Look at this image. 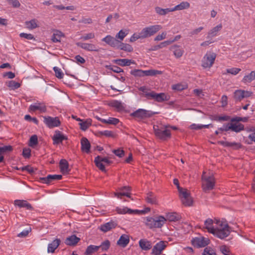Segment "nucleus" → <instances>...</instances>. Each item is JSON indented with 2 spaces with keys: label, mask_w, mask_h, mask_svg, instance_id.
Instances as JSON below:
<instances>
[{
  "label": "nucleus",
  "mask_w": 255,
  "mask_h": 255,
  "mask_svg": "<svg viewBox=\"0 0 255 255\" xmlns=\"http://www.w3.org/2000/svg\"><path fill=\"white\" fill-rule=\"evenodd\" d=\"M138 89L143 93L142 94H140V95H142L147 100H154L157 102H162L169 100V97L165 93H156L145 86L140 87Z\"/></svg>",
  "instance_id": "1"
},
{
  "label": "nucleus",
  "mask_w": 255,
  "mask_h": 255,
  "mask_svg": "<svg viewBox=\"0 0 255 255\" xmlns=\"http://www.w3.org/2000/svg\"><path fill=\"white\" fill-rule=\"evenodd\" d=\"M169 125H154L153 130L155 136L162 140H167L171 136V130L169 129Z\"/></svg>",
  "instance_id": "2"
},
{
  "label": "nucleus",
  "mask_w": 255,
  "mask_h": 255,
  "mask_svg": "<svg viewBox=\"0 0 255 255\" xmlns=\"http://www.w3.org/2000/svg\"><path fill=\"white\" fill-rule=\"evenodd\" d=\"M202 188L204 192H207L214 188L215 179L213 174L207 175L203 172L202 175Z\"/></svg>",
  "instance_id": "3"
},
{
  "label": "nucleus",
  "mask_w": 255,
  "mask_h": 255,
  "mask_svg": "<svg viewBox=\"0 0 255 255\" xmlns=\"http://www.w3.org/2000/svg\"><path fill=\"white\" fill-rule=\"evenodd\" d=\"M166 220L162 216H159L155 218L147 217L145 219V224L150 229L160 228L165 223Z\"/></svg>",
  "instance_id": "4"
},
{
  "label": "nucleus",
  "mask_w": 255,
  "mask_h": 255,
  "mask_svg": "<svg viewBox=\"0 0 255 255\" xmlns=\"http://www.w3.org/2000/svg\"><path fill=\"white\" fill-rule=\"evenodd\" d=\"M216 224L220 226V228H217L213 235L218 238L224 239L227 237L231 233L230 228L227 224L223 225L219 220H216Z\"/></svg>",
  "instance_id": "5"
},
{
  "label": "nucleus",
  "mask_w": 255,
  "mask_h": 255,
  "mask_svg": "<svg viewBox=\"0 0 255 255\" xmlns=\"http://www.w3.org/2000/svg\"><path fill=\"white\" fill-rule=\"evenodd\" d=\"M130 74L135 77L153 76L161 74L162 72L157 70H142L140 69H134L130 71Z\"/></svg>",
  "instance_id": "6"
},
{
  "label": "nucleus",
  "mask_w": 255,
  "mask_h": 255,
  "mask_svg": "<svg viewBox=\"0 0 255 255\" xmlns=\"http://www.w3.org/2000/svg\"><path fill=\"white\" fill-rule=\"evenodd\" d=\"M162 28L160 25H154L143 28L141 31L142 38H146L153 36Z\"/></svg>",
  "instance_id": "7"
},
{
  "label": "nucleus",
  "mask_w": 255,
  "mask_h": 255,
  "mask_svg": "<svg viewBox=\"0 0 255 255\" xmlns=\"http://www.w3.org/2000/svg\"><path fill=\"white\" fill-rule=\"evenodd\" d=\"M217 55L213 52H207L202 60V66L204 68L211 67L214 63Z\"/></svg>",
  "instance_id": "8"
},
{
  "label": "nucleus",
  "mask_w": 255,
  "mask_h": 255,
  "mask_svg": "<svg viewBox=\"0 0 255 255\" xmlns=\"http://www.w3.org/2000/svg\"><path fill=\"white\" fill-rule=\"evenodd\" d=\"M154 114L150 111H147L142 109H139L135 112L132 113L130 116L137 120H142L146 118H149Z\"/></svg>",
  "instance_id": "9"
},
{
  "label": "nucleus",
  "mask_w": 255,
  "mask_h": 255,
  "mask_svg": "<svg viewBox=\"0 0 255 255\" xmlns=\"http://www.w3.org/2000/svg\"><path fill=\"white\" fill-rule=\"evenodd\" d=\"M178 192L182 203L185 206H191L193 200L190 196V194L188 192L187 190L182 188L181 190H178Z\"/></svg>",
  "instance_id": "10"
},
{
  "label": "nucleus",
  "mask_w": 255,
  "mask_h": 255,
  "mask_svg": "<svg viewBox=\"0 0 255 255\" xmlns=\"http://www.w3.org/2000/svg\"><path fill=\"white\" fill-rule=\"evenodd\" d=\"M94 162L96 166L99 168L100 170L102 171L106 172L105 167L103 162L110 165L112 163V161L110 160L107 157H102L98 155L95 157Z\"/></svg>",
  "instance_id": "11"
},
{
  "label": "nucleus",
  "mask_w": 255,
  "mask_h": 255,
  "mask_svg": "<svg viewBox=\"0 0 255 255\" xmlns=\"http://www.w3.org/2000/svg\"><path fill=\"white\" fill-rule=\"evenodd\" d=\"M43 122L50 128L59 127L61 122L58 117H43Z\"/></svg>",
  "instance_id": "12"
},
{
  "label": "nucleus",
  "mask_w": 255,
  "mask_h": 255,
  "mask_svg": "<svg viewBox=\"0 0 255 255\" xmlns=\"http://www.w3.org/2000/svg\"><path fill=\"white\" fill-rule=\"evenodd\" d=\"M253 93L251 91L243 90H237L234 93V98L236 102H240L244 98L252 96Z\"/></svg>",
  "instance_id": "13"
},
{
  "label": "nucleus",
  "mask_w": 255,
  "mask_h": 255,
  "mask_svg": "<svg viewBox=\"0 0 255 255\" xmlns=\"http://www.w3.org/2000/svg\"><path fill=\"white\" fill-rule=\"evenodd\" d=\"M28 111L30 112H34L39 111L40 113H45L47 111L46 106L44 103L36 102L30 105L28 108Z\"/></svg>",
  "instance_id": "14"
},
{
  "label": "nucleus",
  "mask_w": 255,
  "mask_h": 255,
  "mask_svg": "<svg viewBox=\"0 0 255 255\" xmlns=\"http://www.w3.org/2000/svg\"><path fill=\"white\" fill-rule=\"evenodd\" d=\"M76 45L78 47H79L86 51H95V52H99V49L98 46L97 45L92 44V43H83V42H77L76 43Z\"/></svg>",
  "instance_id": "15"
},
{
  "label": "nucleus",
  "mask_w": 255,
  "mask_h": 255,
  "mask_svg": "<svg viewBox=\"0 0 255 255\" xmlns=\"http://www.w3.org/2000/svg\"><path fill=\"white\" fill-rule=\"evenodd\" d=\"M131 190L129 186H123L119 189V191L115 192L114 195L118 198L122 199L123 196H127L130 198V191Z\"/></svg>",
  "instance_id": "16"
},
{
  "label": "nucleus",
  "mask_w": 255,
  "mask_h": 255,
  "mask_svg": "<svg viewBox=\"0 0 255 255\" xmlns=\"http://www.w3.org/2000/svg\"><path fill=\"white\" fill-rule=\"evenodd\" d=\"M192 243L197 248L205 247L209 244V240L204 237L196 238L192 240Z\"/></svg>",
  "instance_id": "17"
},
{
  "label": "nucleus",
  "mask_w": 255,
  "mask_h": 255,
  "mask_svg": "<svg viewBox=\"0 0 255 255\" xmlns=\"http://www.w3.org/2000/svg\"><path fill=\"white\" fill-rule=\"evenodd\" d=\"M166 242L160 241L155 244L152 249L151 254L153 255H160L162 252L166 247Z\"/></svg>",
  "instance_id": "18"
},
{
  "label": "nucleus",
  "mask_w": 255,
  "mask_h": 255,
  "mask_svg": "<svg viewBox=\"0 0 255 255\" xmlns=\"http://www.w3.org/2000/svg\"><path fill=\"white\" fill-rule=\"evenodd\" d=\"M62 178V176L61 175L49 174L45 177H40L39 180L42 183L49 184L54 181L59 180Z\"/></svg>",
  "instance_id": "19"
},
{
  "label": "nucleus",
  "mask_w": 255,
  "mask_h": 255,
  "mask_svg": "<svg viewBox=\"0 0 255 255\" xmlns=\"http://www.w3.org/2000/svg\"><path fill=\"white\" fill-rule=\"evenodd\" d=\"M216 219L213 220L211 219L208 218L204 222V226L203 228L207 230L208 232L212 234H214L217 227H215L214 226V223L216 224Z\"/></svg>",
  "instance_id": "20"
},
{
  "label": "nucleus",
  "mask_w": 255,
  "mask_h": 255,
  "mask_svg": "<svg viewBox=\"0 0 255 255\" xmlns=\"http://www.w3.org/2000/svg\"><path fill=\"white\" fill-rule=\"evenodd\" d=\"M67 136L63 134L61 131L58 130L55 131L54 134L52 137L54 144H58L62 143L63 140H67Z\"/></svg>",
  "instance_id": "21"
},
{
  "label": "nucleus",
  "mask_w": 255,
  "mask_h": 255,
  "mask_svg": "<svg viewBox=\"0 0 255 255\" xmlns=\"http://www.w3.org/2000/svg\"><path fill=\"white\" fill-rule=\"evenodd\" d=\"M102 41L106 42L112 47L117 48L120 41L110 35L106 36L102 39Z\"/></svg>",
  "instance_id": "22"
},
{
  "label": "nucleus",
  "mask_w": 255,
  "mask_h": 255,
  "mask_svg": "<svg viewBox=\"0 0 255 255\" xmlns=\"http://www.w3.org/2000/svg\"><path fill=\"white\" fill-rule=\"evenodd\" d=\"M118 225L116 222L111 221L105 224H102L100 227V230L104 233H106L111 230L115 228Z\"/></svg>",
  "instance_id": "23"
},
{
  "label": "nucleus",
  "mask_w": 255,
  "mask_h": 255,
  "mask_svg": "<svg viewBox=\"0 0 255 255\" xmlns=\"http://www.w3.org/2000/svg\"><path fill=\"white\" fill-rule=\"evenodd\" d=\"M14 205L19 208H25L27 210L32 211L34 210L33 207L26 200H15L14 201Z\"/></svg>",
  "instance_id": "24"
},
{
  "label": "nucleus",
  "mask_w": 255,
  "mask_h": 255,
  "mask_svg": "<svg viewBox=\"0 0 255 255\" xmlns=\"http://www.w3.org/2000/svg\"><path fill=\"white\" fill-rule=\"evenodd\" d=\"M138 244L139 247L143 251L149 250L152 248L151 242L146 239H140Z\"/></svg>",
  "instance_id": "25"
},
{
  "label": "nucleus",
  "mask_w": 255,
  "mask_h": 255,
  "mask_svg": "<svg viewBox=\"0 0 255 255\" xmlns=\"http://www.w3.org/2000/svg\"><path fill=\"white\" fill-rule=\"evenodd\" d=\"M80 241V239L79 238L77 237L75 235H73L66 239L65 243L66 245L69 246H75Z\"/></svg>",
  "instance_id": "26"
},
{
  "label": "nucleus",
  "mask_w": 255,
  "mask_h": 255,
  "mask_svg": "<svg viewBox=\"0 0 255 255\" xmlns=\"http://www.w3.org/2000/svg\"><path fill=\"white\" fill-rule=\"evenodd\" d=\"M170 50L173 52V54L176 58H180L183 54L184 50L178 45H174L170 47Z\"/></svg>",
  "instance_id": "27"
},
{
  "label": "nucleus",
  "mask_w": 255,
  "mask_h": 255,
  "mask_svg": "<svg viewBox=\"0 0 255 255\" xmlns=\"http://www.w3.org/2000/svg\"><path fill=\"white\" fill-rule=\"evenodd\" d=\"M81 150L88 153L90 151L91 144L86 137H83L81 139Z\"/></svg>",
  "instance_id": "28"
},
{
  "label": "nucleus",
  "mask_w": 255,
  "mask_h": 255,
  "mask_svg": "<svg viewBox=\"0 0 255 255\" xmlns=\"http://www.w3.org/2000/svg\"><path fill=\"white\" fill-rule=\"evenodd\" d=\"M129 242V238L128 235H122L117 241V245L123 248H125Z\"/></svg>",
  "instance_id": "29"
},
{
  "label": "nucleus",
  "mask_w": 255,
  "mask_h": 255,
  "mask_svg": "<svg viewBox=\"0 0 255 255\" xmlns=\"http://www.w3.org/2000/svg\"><path fill=\"white\" fill-rule=\"evenodd\" d=\"M218 143L224 147H231L234 149H238L242 147V144L238 142H230L226 141H219Z\"/></svg>",
  "instance_id": "30"
},
{
  "label": "nucleus",
  "mask_w": 255,
  "mask_h": 255,
  "mask_svg": "<svg viewBox=\"0 0 255 255\" xmlns=\"http://www.w3.org/2000/svg\"><path fill=\"white\" fill-rule=\"evenodd\" d=\"M61 241L59 239L53 240L51 243L48 245L47 252L48 253H54L55 250L59 246Z\"/></svg>",
  "instance_id": "31"
},
{
  "label": "nucleus",
  "mask_w": 255,
  "mask_h": 255,
  "mask_svg": "<svg viewBox=\"0 0 255 255\" xmlns=\"http://www.w3.org/2000/svg\"><path fill=\"white\" fill-rule=\"evenodd\" d=\"M113 62L121 66H129L133 61L127 59H114Z\"/></svg>",
  "instance_id": "32"
},
{
  "label": "nucleus",
  "mask_w": 255,
  "mask_h": 255,
  "mask_svg": "<svg viewBox=\"0 0 255 255\" xmlns=\"http://www.w3.org/2000/svg\"><path fill=\"white\" fill-rule=\"evenodd\" d=\"M165 219L166 221L168 220L170 222H176L180 220V216L176 213H169L166 214Z\"/></svg>",
  "instance_id": "33"
},
{
  "label": "nucleus",
  "mask_w": 255,
  "mask_h": 255,
  "mask_svg": "<svg viewBox=\"0 0 255 255\" xmlns=\"http://www.w3.org/2000/svg\"><path fill=\"white\" fill-rule=\"evenodd\" d=\"M145 199L148 203L155 205L157 204V200L156 197L154 194L151 192H148L147 194Z\"/></svg>",
  "instance_id": "34"
},
{
  "label": "nucleus",
  "mask_w": 255,
  "mask_h": 255,
  "mask_svg": "<svg viewBox=\"0 0 255 255\" xmlns=\"http://www.w3.org/2000/svg\"><path fill=\"white\" fill-rule=\"evenodd\" d=\"M117 49L123 50L128 52H130L133 51V48L130 45L123 43L120 41L119 43Z\"/></svg>",
  "instance_id": "35"
},
{
  "label": "nucleus",
  "mask_w": 255,
  "mask_h": 255,
  "mask_svg": "<svg viewBox=\"0 0 255 255\" xmlns=\"http://www.w3.org/2000/svg\"><path fill=\"white\" fill-rule=\"evenodd\" d=\"M231 130L236 132H239L244 130V126L242 124L230 123Z\"/></svg>",
  "instance_id": "36"
},
{
  "label": "nucleus",
  "mask_w": 255,
  "mask_h": 255,
  "mask_svg": "<svg viewBox=\"0 0 255 255\" xmlns=\"http://www.w3.org/2000/svg\"><path fill=\"white\" fill-rule=\"evenodd\" d=\"M190 7V3L187 1H183L180 4L172 8V11L179 10H183L188 8Z\"/></svg>",
  "instance_id": "37"
},
{
  "label": "nucleus",
  "mask_w": 255,
  "mask_h": 255,
  "mask_svg": "<svg viewBox=\"0 0 255 255\" xmlns=\"http://www.w3.org/2000/svg\"><path fill=\"white\" fill-rule=\"evenodd\" d=\"M91 124L92 120L90 119H87L84 121H82L81 122L79 123V125L80 126V128L84 131L87 130Z\"/></svg>",
  "instance_id": "38"
},
{
  "label": "nucleus",
  "mask_w": 255,
  "mask_h": 255,
  "mask_svg": "<svg viewBox=\"0 0 255 255\" xmlns=\"http://www.w3.org/2000/svg\"><path fill=\"white\" fill-rule=\"evenodd\" d=\"M60 168L63 173L68 172L69 164L66 159H61L59 162Z\"/></svg>",
  "instance_id": "39"
},
{
  "label": "nucleus",
  "mask_w": 255,
  "mask_h": 255,
  "mask_svg": "<svg viewBox=\"0 0 255 255\" xmlns=\"http://www.w3.org/2000/svg\"><path fill=\"white\" fill-rule=\"evenodd\" d=\"M155 11L156 13L160 15H165L169 12L172 11V8H162L160 7L157 6L155 8Z\"/></svg>",
  "instance_id": "40"
},
{
  "label": "nucleus",
  "mask_w": 255,
  "mask_h": 255,
  "mask_svg": "<svg viewBox=\"0 0 255 255\" xmlns=\"http://www.w3.org/2000/svg\"><path fill=\"white\" fill-rule=\"evenodd\" d=\"M222 28V24H219L213 28L209 32L208 38L213 37L217 35V32Z\"/></svg>",
  "instance_id": "41"
},
{
  "label": "nucleus",
  "mask_w": 255,
  "mask_h": 255,
  "mask_svg": "<svg viewBox=\"0 0 255 255\" xmlns=\"http://www.w3.org/2000/svg\"><path fill=\"white\" fill-rule=\"evenodd\" d=\"M255 79V71H252L250 74L244 77L242 81L245 83H250Z\"/></svg>",
  "instance_id": "42"
},
{
  "label": "nucleus",
  "mask_w": 255,
  "mask_h": 255,
  "mask_svg": "<svg viewBox=\"0 0 255 255\" xmlns=\"http://www.w3.org/2000/svg\"><path fill=\"white\" fill-rule=\"evenodd\" d=\"M37 20L35 19H31L30 21H26L25 22L26 27L29 29H33L38 26L37 23Z\"/></svg>",
  "instance_id": "43"
},
{
  "label": "nucleus",
  "mask_w": 255,
  "mask_h": 255,
  "mask_svg": "<svg viewBox=\"0 0 255 255\" xmlns=\"http://www.w3.org/2000/svg\"><path fill=\"white\" fill-rule=\"evenodd\" d=\"M110 106L115 108L119 111L124 110V107L123 106L122 103L121 101L118 100H113L110 103Z\"/></svg>",
  "instance_id": "44"
},
{
  "label": "nucleus",
  "mask_w": 255,
  "mask_h": 255,
  "mask_svg": "<svg viewBox=\"0 0 255 255\" xmlns=\"http://www.w3.org/2000/svg\"><path fill=\"white\" fill-rule=\"evenodd\" d=\"M170 45V42H168L167 40L164 41L163 42H161L158 45H154L152 46L150 49L151 51H156L159 49L167 47L168 45Z\"/></svg>",
  "instance_id": "45"
},
{
  "label": "nucleus",
  "mask_w": 255,
  "mask_h": 255,
  "mask_svg": "<svg viewBox=\"0 0 255 255\" xmlns=\"http://www.w3.org/2000/svg\"><path fill=\"white\" fill-rule=\"evenodd\" d=\"M64 36L62 32L57 30L53 34L51 40L53 42H60L61 37H63Z\"/></svg>",
  "instance_id": "46"
},
{
  "label": "nucleus",
  "mask_w": 255,
  "mask_h": 255,
  "mask_svg": "<svg viewBox=\"0 0 255 255\" xmlns=\"http://www.w3.org/2000/svg\"><path fill=\"white\" fill-rule=\"evenodd\" d=\"M116 211L118 214H125L126 213L131 214L135 212V211L129 209L128 207H124L123 208L117 207L116 208Z\"/></svg>",
  "instance_id": "47"
},
{
  "label": "nucleus",
  "mask_w": 255,
  "mask_h": 255,
  "mask_svg": "<svg viewBox=\"0 0 255 255\" xmlns=\"http://www.w3.org/2000/svg\"><path fill=\"white\" fill-rule=\"evenodd\" d=\"M105 67L107 69L112 70V71H113L115 73H117L124 72V70L122 68H121L120 67H119L117 66L106 65L105 66Z\"/></svg>",
  "instance_id": "48"
},
{
  "label": "nucleus",
  "mask_w": 255,
  "mask_h": 255,
  "mask_svg": "<svg viewBox=\"0 0 255 255\" xmlns=\"http://www.w3.org/2000/svg\"><path fill=\"white\" fill-rule=\"evenodd\" d=\"M213 120L217 122L228 121L230 120V117L227 115L218 116L215 115L213 117Z\"/></svg>",
  "instance_id": "49"
},
{
  "label": "nucleus",
  "mask_w": 255,
  "mask_h": 255,
  "mask_svg": "<svg viewBox=\"0 0 255 255\" xmlns=\"http://www.w3.org/2000/svg\"><path fill=\"white\" fill-rule=\"evenodd\" d=\"M119 122V120L115 118H109L108 120L103 121V123L113 125H116Z\"/></svg>",
  "instance_id": "50"
},
{
  "label": "nucleus",
  "mask_w": 255,
  "mask_h": 255,
  "mask_svg": "<svg viewBox=\"0 0 255 255\" xmlns=\"http://www.w3.org/2000/svg\"><path fill=\"white\" fill-rule=\"evenodd\" d=\"M38 144L37 136L35 134L32 135L29 139L28 145L30 147H34Z\"/></svg>",
  "instance_id": "51"
},
{
  "label": "nucleus",
  "mask_w": 255,
  "mask_h": 255,
  "mask_svg": "<svg viewBox=\"0 0 255 255\" xmlns=\"http://www.w3.org/2000/svg\"><path fill=\"white\" fill-rule=\"evenodd\" d=\"M110 246V242L108 240H106L101 243L100 247L102 251L104 252L108 251L109 249Z\"/></svg>",
  "instance_id": "52"
},
{
  "label": "nucleus",
  "mask_w": 255,
  "mask_h": 255,
  "mask_svg": "<svg viewBox=\"0 0 255 255\" xmlns=\"http://www.w3.org/2000/svg\"><path fill=\"white\" fill-rule=\"evenodd\" d=\"M7 86L12 90H15L20 87V84L17 82L12 80L8 82Z\"/></svg>",
  "instance_id": "53"
},
{
  "label": "nucleus",
  "mask_w": 255,
  "mask_h": 255,
  "mask_svg": "<svg viewBox=\"0 0 255 255\" xmlns=\"http://www.w3.org/2000/svg\"><path fill=\"white\" fill-rule=\"evenodd\" d=\"M53 70L55 72L56 77L58 79H62L64 76V74L61 69L57 67H53Z\"/></svg>",
  "instance_id": "54"
},
{
  "label": "nucleus",
  "mask_w": 255,
  "mask_h": 255,
  "mask_svg": "<svg viewBox=\"0 0 255 255\" xmlns=\"http://www.w3.org/2000/svg\"><path fill=\"white\" fill-rule=\"evenodd\" d=\"M53 7L59 10H63L65 9L67 10H74L75 9L74 6L73 5L64 6L63 5H54Z\"/></svg>",
  "instance_id": "55"
},
{
  "label": "nucleus",
  "mask_w": 255,
  "mask_h": 255,
  "mask_svg": "<svg viewBox=\"0 0 255 255\" xmlns=\"http://www.w3.org/2000/svg\"><path fill=\"white\" fill-rule=\"evenodd\" d=\"M95 33L93 32H90L89 33H86L82 35L80 39L83 41L88 40L91 39H93L95 38Z\"/></svg>",
  "instance_id": "56"
},
{
  "label": "nucleus",
  "mask_w": 255,
  "mask_h": 255,
  "mask_svg": "<svg viewBox=\"0 0 255 255\" xmlns=\"http://www.w3.org/2000/svg\"><path fill=\"white\" fill-rule=\"evenodd\" d=\"M187 88L186 85H184L181 84H177L175 85H173L172 86V88L173 90H177L178 91H181Z\"/></svg>",
  "instance_id": "57"
},
{
  "label": "nucleus",
  "mask_w": 255,
  "mask_h": 255,
  "mask_svg": "<svg viewBox=\"0 0 255 255\" xmlns=\"http://www.w3.org/2000/svg\"><path fill=\"white\" fill-rule=\"evenodd\" d=\"M21 170L22 171H26L29 173L32 174L35 172V170H36V169H34L33 167H32L30 165H27V166L22 167L21 168Z\"/></svg>",
  "instance_id": "58"
},
{
  "label": "nucleus",
  "mask_w": 255,
  "mask_h": 255,
  "mask_svg": "<svg viewBox=\"0 0 255 255\" xmlns=\"http://www.w3.org/2000/svg\"><path fill=\"white\" fill-rule=\"evenodd\" d=\"M99 135L102 136L104 135L106 137H112L113 136V133L112 131L110 130H104V131H100L98 132Z\"/></svg>",
  "instance_id": "59"
},
{
  "label": "nucleus",
  "mask_w": 255,
  "mask_h": 255,
  "mask_svg": "<svg viewBox=\"0 0 255 255\" xmlns=\"http://www.w3.org/2000/svg\"><path fill=\"white\" fill-rule=\"evenodd\" d=\"M140 31L138 33H134L130 38V42H134L138 39H143Z\"/></svg>",
  "instance_id": "60"
},
{
  "label": "nucleus",
  "mask_w": 255,
  "mask_h": 255,
  "mask_svg": "<svg viewBox=\"0 0 255 255\" xmlns=\"http://www.w3.org/2000/svg\"><path fill=\"white\" fill-rule=\"evenodd\" d=\"M241 70L240 68H232L230 69H227L226 70L227 73L231 74L234 75H236L239 73V72Z\"/></svg>",
  "instance_id": "61"
},
{
  "label": "nucleus",
  "mask_w": 255,
  "mask_h": 255,
  "mask_svg": "<svg viewBox=\"0 0 255 255\" xmlns=\"http://www.w3.org/2000/svg\"><path fill=\"white\" fill-rule=\"evenodd\" d=\"M94 252H96V251L95 250L94 248L93 245H90L87 247L86 251L85 252V255H91Z\"/></svg>",
  "instance_id": "62"
},
{
  "label": "nucleus",
  "mask_w": 255,
  "mask_h": 255,
  "mask_svg": "<svg viewBox=\"0 0 255 255\" xmlns=\"http://www.w3.org/2000/svg\"><path fill=\"white\" fill-rule=\"evenodd\" d=\"M22 155L25 158H29L31 156V150L29 148H24L23 149Z\"/></svg>",
  "instance_id": "63"
},
{
  "label": "nucleus",
  "mask_w": 255,
  "mask_h": 255,
  "mask_svg": "<svg viewBox=\"0 0 255 255\" xmlns=\"http://www.w3.org/2000/svg\"><path fill=\"white\" fill-rule=\"evenodd\" d=\"M202 255H216L214 251L210 248H206Z\"/></svg>",
  "instance_id": "64"
}]
</instances>
